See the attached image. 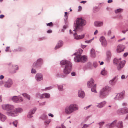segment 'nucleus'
<instances>
[{
	"label": "nucleus",
	"instance_id": "obj_1",
	"mask_svg": "<svg viewBox=\"0 0 128 128\" xmlns=\"http://www.w3.org/2000/svg\"><path fill=\"white\" fill-rule=\"evenodd\" d=\"M86 24V20L81 18H77L74 24V26L75 29L73 30L75 33H74L73 35L74 36V39L79 40L82 39L84 37V34L78 35L77 34L76 32L82 31V30L83 27L85 26Z\"/></svg>",
	"mask_w": 128,
	"mask_h": 128
},
{
	"label": "nucleus",
	"instance_id": "obj_2",
	"mask_svg": "<svg viewBox=\"0 0 128 128\" xmlns=\"http://www.w3.org/2000/svg\"><path fill=\"white\" fill-rule=\"evenodd\" d=\"M61 66L62 68H64L63 72L64 74H61L58 73L56 75L57 77L64 78H66L68 74L71 72L72 68V64L69 61L66 60H61L60 62Z\"/></svg>",
	"mask_w": 128,
	"mask_h": 128
},
{
	"label": "nucleus",
	"instance_id": "obj_3",
	"mask_svg": "<svg viewBox=\"0 0 128 128\" xmlns=\"http://www.w3.org/2000/svg\"><path fill=\"white\" fill-rule=\"evenodd\" d=\"M83 52V50L81 49H79L75 53L74 55H76L74 57V61L77 62H85L87 60V57L85 56H82L81 54Z\"/></svg>",
	"mask_w": 128,
	"mask_h": 128
},
{
	"label": "nucleus",
	"instance_id": "obj_4",
	"mask_svg": "<svg viewBox=\"0 0 128 128\" xmlns=\"http://www.w3.org/2000/svg\"><path fill=\"white\" fill-rule=\"evenodd\" d=\"M111 88L108 86H106L101 89L99 92V97L103 99L108 96L109 93L111 91Z\"/></svg>",
	"mask_w": 128,
	"mask_h": 128
},
{
	"label": "nucleus",
	"instance_id": "obj_5",
	"mask_svg": "<svg viewBox=\"0 0 128 128\" xmlns=\"http://www.w3.org/2000/svg\"><path fill=\"white\" fill-rule=\"evenodd\" d=\"M106 126L108 128H112L115 127L117 128H123V122L122 120H115L111 123L107 124Z\"/></svg>",
	"mask_w": 128,
	"mask_h": 128
},
{
	"label": "nucleus",
	"instance_id": "obj_6",
	"mask_svg": "<svg viewBox=\"0 0 128 128\" xmlns=\"http://www.w3.org/2000/svg\"><path fill=\"white\" fill-rule=\"evenodd\" d=\"M114 63L115 64L118 65L117 69L118 70H120L124 66L126 61L124 60L122 61H120V60L117 58H115L114 60Z\"/></svg>",
	"mask_w": 128,
	"mask_h": 128
},
{
	"label": "nucleus",
	"instance_id": "obj_7",
	"mask_svg": "<svg viewBox=\"0 0 128 128\" xmlns=\"http://www.w3.org/2000/svg\"><path fill=\"white\" fill-rule=\"evenodd\" d=\"M94 80L92 78H91L90 80L87 82V85L88 88H91L92 92L96 93L97 92L96 90V84H94Z\"/></svg>",
	"mask_w": 128,
	"mask_h": 128
},
{
	"label": "nucleus",
	"instance_id": "obj_8",
	"mask_svg": "<svg viewBox=\"0 0 128 128\" xmlns=\"http://www.w3.org/2000/svg\"><path fill=\"white\" fill-rule=\"evenodd\" d=\"M43 64V59L42 58H39L34 62L33 66L36 68H40L41 67Z\"/></svg>",
	"mask_w": 128,
	"mask_h": 128
},
{
	"label": "nucleus",
	"instance_id": "obj_9",
	"mask_svg": "<svg viewBox=\"0 0 128 128\" xmlns=\"http://www.w3.org/2000/svg\"><path fill=\"white\" fill-rule=\"evenodd\" d=\"M117 113L120 114H124L128 113V108L124 107L118 109L117 110Z\"/></svg>",
	"mask_w": 128,
	"mask_h": 128
},
{
	"label": "nucleus",
	"instance_id": "obj_10",
	"mask_svg": "<svg viewBox=\"0 0 128 128\" xmlns=\"http://www.w3.org/2000/svg\"><path fill=\"white\" fill-rule=\"evenodd\" d=\"M2 107L3 109L8 111L11 110L14 108V106L13 105L9 104L2 105Z\"/></svg>",
	"mask_w": 128,
	"mask_h": 128
},
{
	"label": "nucleus",
	"instance_id": "obj_11",
	"mask_svg": "<svg viewBox=\"0 0 128 128\" xmlns=\"http://www.w3.org/2000/svg\"><path fill=\"white\" fill-rule=\"evenodd\" d=\"M124 97V94L123 92L118 94L114 98L115 100H121L123 99Z\"/></svg>",
	"mask_w": 128,
	"mask_h": 128
},
{
	"label": "nucleus",
	"instance_id": "obj_12",
	"mask_svg": "<svg viewBox=\"0 0 128 128\" xmlns=\"http://www.w3.org/2000/svg\"><path fill=\"white\" fill-rule=\"evenodd\" d=\"M12 100L14 102L18 103L22 102L23 99L20 96H14L12 98Z\"/></svg>",
	"mask_w": 128,
	"mask_h": 128
},
{
	"label": "nucleus",
	"instance_id": "obj_13",
	"mask_svg": "<svg viewBox=\"0 0 128 128\" xmlns=\"http://www.w3.org/2000/svg\"><path fill=\"white\" fill-rule=\"evenodd\" d=\"M12 81L10 78H9L8 80L4 83V86L5 87L7 88H10L12 84Z\"/></svg>",
	"mask_w": 128,
	"mask_h": 128
},
{
	"label": "nucleus",
	"instance_id": "obj_14",
	"mask_svg": "<svg viewBox=\"0 0 128 128\" xmlns=\"http://www.w3.org/2000/svg\"><path fill=\"white\" fill-rule=\"evenodd\" d=\"M6 113L8 115L10 116H17V114L15 112V110L14 109L8 111Z\"/></svg>",
	"mask_w": 128,
	"mask_h": 128
},
{
	"label": "nucleus",
	"instance_id": "obj_15",
	"mask_svg": "<svg viewBox=\"0 0 128 128\" xmlns=\"http://www.w3.org/2000/svg\"><path fill=\"white\" fill-rule=\"evenodd\" d=\"M100 40L103 46L105 47L107 46V42L104 36H102L100 37Z\"/></svg>",
	"mask_w": 128,
	"mask_h": 128
},
{
	"label": "nucleus",
	"instance_id": "obj_16",
	"mask_svg": "<svg viewBox=\"0 0 128 128\" xmlns=\"http://www.w3.org/2000/svg\"><path fill=\"white\" fill-rule=\"evenodd\" d=\"M35 78L37 82H40L43 80V75L40 73H38L35 76Z\"/></svg>",
	"mask_w": 128,
	"mask_h": 128
},
{
	"label": "nucleus",
	"instance_id": "obj_17",
	"mask_svg": "<svg viewBox=\"0 0 128 128\" xmlns=\"http://www.w3.org/2000/svg\"><path fill=\"white\" fill-rule=\"evenodd\" d=\"M36 107H35L33 108L30 110L27 115L28 117L29 118H32L33 116L32 114H34L36 110Z\"/></svg>",
	"mask_w": 128,
	"mask_h": 128
},
{
	"label": "nucleus",
	"instance_id": "obj_18",
	"mask_svg": "<svg viewBox=\"0 0 128 128\" xmlns=\"http://www.w3.org/2000/svg\"><path fill=\"white\" fill-rule=\"evenodd\" d=\"M118 76H115L112 79L110 80L109 81V84L111 85H114L116 84V82L118 79Z\"/></svg>",
	"mask_w": 128,
	"mask_h": 128
},
{
	"label": "nucleus",
	"instance_id": "obj_19",
	"mask_svg": "<svg viewBox=\"0 0 128 128\" xmlns=\"http://www.w3.org/2000/svg\"><path fill=\"white\" fill-rule=\"evenodd\" d=\"M64 111L65 113L67 114H70L73 112L70 105L66 107Z\"/></svg>",
	"mask_w": 128,
	"mask_h": 128
},
{
	"label": "nucleus",
	"instance_id": "obj_20",
	"mask_svg": "<svg viewBox=\"0 0 128 128\" xmlns=\"http://www.w3.org/2000/svg\"><path fill=\"white\" fill-rule=\"evenodd\" d=\"M70 106L73 112L78 110V106L76 104H70Z\"/></svg>",
	"mask_w": 128,
	"mask_h": 128
},
{
	"label": "nucleus",
	"instance_id": "obj_21",
	"mask_svg": "<svg viewBox=\"0 0 128 128\" xmlns=\"http://www.w3.org/2000/svg\"><path fill=\"white\" fill-rule=\"evenodd\" d=\"M125 46L123 45L119 44L117 46L116 51L117 52H120L124 51Z\"/></svg>",
	"mask_w": 128,
	"mask_h": 128
},
{
	"label": "nucleus",
	"instance_id": "obj_22",
	"mask_svg": "<svg viewBox=\"0 0 128 128\" xmlns=\"http://www.w3.org/2000/svg\"><path fill=\"white\" fill-rule=\"evenodd\" d=\"M18 70V66L14 65L12 66V68L10 71V73L12 74H14L16 72V70Z\"/></svg>",
	"mask_w": 128,
	"mask_h": 128
},
{
	"label": "nucleus",
	"instance_id": "obj_23",
	"mask_svg": "<svg viewBox=\"0 0 128 128\" xmlns=\"http://www.w3.org/2000/svg\"><path fill=\"white\" fill-rule=\"evenodd\" d=\"M85 96L84 93L83 91H82L81 90H78V97L81 98H84Z\"/></svg>",
	"mask_w": 128,
	"mask_h": 128
},
{
	"label": "nucleus",
	"instance_id": "obj_24",
	"mask_svg": "<svg viewBox=\"0 0 128 128\" xmlns=\"http://www.w3.org/2000/svg\"><path fill=\"white\" fill-rule=\"evenodd\" d=\"M63 42L61 40L59 41L54 48L55 50L58 49L62 47L63 45Z\"/></svg>",
	"mask_w": 128,
	"mask_h": 128
},
{
	"label": "nucleus",
	"instance_id": "obj_25",
	"mask_svg": "<svg viewBox=\"0 0 128 128\" xmlns=\"http://www.w3.org/2000/svg\"><path fill=\"white\" fill-rule=\"evenodd\" d=\"M50 95L49 93H45L41 94L40 97L41 98H48L50 97Z\"/></svg>",
	"mask_w": 128,
	"mask_h": 128
},
{
	"label": "nucleus",
	"instance_id": "obj_26",
	"mask_svg": "<svg viewBox=\"0 0 128 128\" xmlns=\"http://www.w3.org/2000/svg\"><path fill=\"white\" fill-rule=\"evenodd\" d=\"M103 24L102 22L97 21L94 22V25L96 26L100 27L102 26Z\"/></svg>",
	"mask_w": 128,
	"mask_h": 128
},
{
	"label": "nucleus",
	"instance_id": "obj_27",
	"mask_svg": "<svg viewBox=\"0 0 128 128\" xmlns=\"http://www.w3.org/2000/svg\"><path fill=\"white\" fill-rule=\"evenodd\" d=\"M7 119L6 116L0 113V120L2 122H4Z\"/></svg>",
	"mask_w": 128,
	"mask_h": 128
},
{
	"label": "nucleus",
	"instance_id": "obj_28",
	"mask_svg": "<svg viewBox=\"0 0 128 128\" xmlns=\"http://www.w3.org/2000/svg\"><path fill=\"white\" fill-rule=\"evenodd\" d=\"M91 56L92 58H95L96 56L95 50L93 49H92L90 52Z\"/></svg>",
	"mask_w": 128,
	"mask_h": 128
},
{
	"label": "nucleus",
	"instance_id": "obj_29",
	"mask_svg": "<svg viewBox=\"0 0 128 128\" xmlns=\"http://www.w3.org/2000/svg\"><path fill=\"white\" fill-rule=\"evenodd\" d=\"M58 89L60 91H62L63 90V86L62 84H57Z\"/></svg>",
	"mask_w": 128,
	"mask_h": 128
},
{
	"label": "nucleus",
	"instance_id": "obj_30",
	"mask_svg": "<svg viewBox=\"0 0 128 128\" xmlns=\"http://www.w3.org/2000/svg\"><path fill=\"white\" fill-rule=\"evenodd\" d=\"M15 110L17 114V116L18 115V113H20L22 111V109L20 108H16Z\"/></svg>",
	"mask_w": 128,
	"mask_h": 128
},
{
	"label": "nucleus",
	"instance_id": "obj_31",
	"mask_svg": "<svg viewBox=\"0 0 128 128\" xmlns=\"http://www.w3.org/2000/svg\"><path fill=\"white\" fill-rule=\"evenodd\" d=\"M22 95L24 97L28 99L29 100H30V96L28 94L26 93H23L22 94Z\"/></svg>",
	"mask_w": 128,
	"mask_h": 128
},
{
	"label": "nucleus",
	"instance_id": "obj_32",
	"mask_svg": "<svg viewBox=\"0 0 128 128\" xmlns=\"http://www.w3.org/2000/svg\"><path fill=\"white\" fill-rule=\"evenodd\" d=\"M106 55L107 58L108 59H110L111 57V54L110 52L108 50L106 52Z\"/></svg>",
	"mask_w": 128,
	"mask_h": 128
},
{
	"label": "nucleus",
	"instance_id": "obj_33",
	"mask_svg": "<svg viewBox=\"0 0 128 128\" xmlns=\"http://www.w3.org/2000/svg\"><path fill=\"white\" fill-rule=\"evenodd\" d=\"M22 48L21 47H19L17 48L14 49L13 50L14 52H21L22 50Z\"/></svg>",
	"mask_w": 128,
	"mask_h": 128
},
{
	"label": "nucleus",
	"instance_id": "obj_34",
	"mask_svg": "<svg viewBox=\"0 0 128 128\" xmlns=\"http://www.w3.org/2000/svg\"><path fill=\"white\" fill-rule=\"evenodd\" d=\"M40 118L43 120H45L47 118V116L45 114H43L40 116Z\"/></svg>",
	"mask_w": 128,
	"mask_h": 128
},
{
	"label": "nucleus",
	"instance_id": "obj_35",
	"mask_svg": "<svg viewBox=\"0 0 128 128\" xmlns=\"http://www.w3.org/2000/svg\"><path fill=\"white\" fill-rule=\"evenodd\" d=\"M54 86H50L46 88L45 89H42V91L52 89L54 88Z\"/></svg>",
	"mask_w": 128,
	"mask_h": 128
},
{
	"label": "nucleus",
	"instance_id": "obj_36",
	"mask_svg": "<svg viewBox=\"0 0 128 128\" xmlns=\"http://www.w3.org/2000/svg\"><path fill=\"white\" fill-rule=\"evenodd\" d=\"M101 74L103 75H106L107 74V72L105 70V68H104L103 69L101 72Z\"/></svg>",
	"mask_w": 128,
	"mask_h": 128
},
{
	"label": "nucleus",
	"instance_id": "obj_37",
	"mask_svg": "<svg viewBox=\"0 0 128 128\" xmlns=\"http://www.w3.org/2000/svg\"><path fill=\"white\" fill-rule=\"evenodd\" d=\"M122 9L121 8L115 10V12L116 13L122 12Z\"/></svg>",
	"mask_w": 128,
	"mask_h": 128
},
{
	"label": "nucleus",
	"instance_id": "obj_38",
	"mask_svg": "<svg viewBox=\"0 0 128 128\" xmlns=\"http://www.w3.org/2000/svg\"><path fill=\"white\" fill-rule=\"evenodd\" d=\"M18 121L17 120H16L12 122V124L14 125V126L16 127L17 126V125L18 124Z\"/></svg>",
	"mask_w": 128,
	"mask_h": 128
},
{
	"label": "nucleus",
	"instance_id": "obj_39",
	"mask_svg": "<svg viewBox=\"0 0 128 128\" xmlns=\"http://www.w3.org/2000/svg\"><path fill=\"white\" fill-rule=\"evenodd\" d=\"M100 103L101 104L102 107H103L106 104V102L105 101H104L102 102H101Z\"/></svg>",
	"mask_w": 128,
	"mask_h": 128
},
{
	"label": "nucleus",
	"instance_id": "obj_40",
	"mask_svg": "<svg viewBox=\"0 0 128 128\" xmlns=\"http://www.w3.org/2000/svg\"><path fill=\"white\" fill-rule=\"evenodd\" d=\"M98 64L96 61H94L93 63V65L95 68H96L98 66Z\"/></svg>",
	"mask_w": 128,
	"mask_h": 128
},
{
	"label": "nucleus",
	"instance_id": "obj_41",
	"mask_svg": "<svg viewBox=\"0 0 128 128\" xmlns=\"http://www.w3.org/2000/svg\"><path fill=\"white\" fill-rule=\"evenodd\" d=\"M50 122V120H48L45 121L44 123L45 125H48V124Z\"/></svg>",
	"mask_w": 128,
	"mask_h": 128
},
{
	"label": "nucleus",
	"instance_id": "obj_42",
	"mask_svg": "<svg viewBox=\"0 0 128 128\" xmlns=\"http://www.w3.org/2000/svg\"><path fill=\"white\" fill-rule=\"evenodd\" d=\"M66 28L67 27L66 26L64 25L63 26L62 29L61 30V32H64V30L66 29Z\"/></svg>",
	"mask_w": 128,
	"mask_h": 128
},
{
	"label": "nucleus",
	"instance_id": "obj_43",
	"mask_svg": "<svg viewBox=\"0 0 128 128\" xmlns=\"http://www.w3.org/2000/svg\"><path fill=\"white\" fill-rule=\"evenodd\" d=\"M96 106L98 108H102L100 103L98 104Z\"/></svg>",
	"mask_w": 128,
	"mask_h": 128
},
{
	"label": "nucleus",
	"instance_id": "obj_44",
	"mask_svg": "<svg viewBox=\"0 0 128 128\" xmlns=\"http://www.w3.org/2000/svg\"><path fill=\"white\" fill-rule=\"evenodd\" d=\"M36 72V71L35 69L32 68L31 71V73L32 74H35Z\"/></svg>",
	"mask_w": 128,
	"mask_h": 128
},
{
	"label": "nucleus",
	"instance_id": "obj_45",
	"mask_svg": "<svg viewBox=\"0 0 128 128\" xmlns=\"http://www.w3.org/2000/svg\"><path fill=\"white\" fill-rule=\"evenodd\" d=\"M92 123L88 125L86 124H84V125L83 126L82 128H86L88 127L89 125H90Z\"/></svg>",
	"mask_w": 128,
	"mask_h": 128
},
{
	"label": "nucleus",
	"instance_id": "obj_46",
	"mask_svg": "<svg viewBox=\"0 0 128 128\" xmlns=\"http://www.w3.org/2000/svg\"><path fill=\"white\" fill-rule=\"evenodd\" d=\"M53 24L52 22H51L46 24V26H53Z\"/></svg>",
	"mask_w": 128,
	"mask_h": 128
},
{
	"label": "nucleus",
	"instance_id": "obj_47",
	"mask_svg": "<svg viewBox=\"0 0 128 128\" xmlns=\"http://www.w3.org/2000/svg\"><path fill=\"white\" fill-rule=\"evenodd\" d=\"M45 103H46V102H42V103L40 102V103H39V105L40 106H44V105H45Z\"/></svg>",
	"mask_w": 128,
	"mask_h": 128
},
{
	"label": "nucleus",
	"instance_id": "obj_48",
	"mask_svg": "<svg viewBox=\"0 0 128 128\" xmlns=\"http://www.w3.org/2000/svg\"><path fill=\"white\" fill-rule=\"evenodd\" d=\"M104 122H102L98 123V124L100 126H102L104 124Z\"/></svg>",
	"mask_w": 128,
	"mask_h": 128
},
{
	"label": "nucleus",
	"instance_id": "obj_49",
	"mask_svg": "<svg viewBox=\"0 0 128 128\" xmlns=\"http://www.w3.org/2000/svg\"><path fill=\"white\" fill-rule=\"evenodd\" d=\"M93 39L91 40H86L85 41V42L86 43H89L92 40H93Z\"/></svg>",
	"mask_w": 128,
	"mask_h": 128
},
{
	"label": "nucleus",
	"instance_id": "obj_50",
	"mask_svg": "<svg viewBox=\"0 0 128 128\" xmlns=\"http://www.w3.org/2000/svg\"><path fill=\"white\" fill-rule=\"evenodd\" d=\"M92 106V104H90V105H89L88 106H86V107H85L84 108V109L85 110H87L88 108H90V107L91 106Z\"/></svg>",
	"mask_w": 128,
	"mask_h": 128
},
{
	"label": "nucleus",
	"instance_id": "obj_51",
	"mask_svg": "<svg viewBox=\"0 0 128 128\" xmlns=\"http://www.w3.org/2000/svg\"><path fill=\"white\" fill-rule=\"evenodd\" d=\"M127 31H128V28H126V30L122 31V32L123 34H125L126 32Z\"/></svg>",
	"mask_w": 128,
	"mask_h": 128
},
{
	"label": "nucleus",
	"instance_id": "obj_52",
	"mask_svg": "<svg viewBox=\"0 0 128 128\" xmlns=\"http://www.w3.org/2000/svg\"><path fill=\"white\" fill-rule=\"evenodd\" d=\"M64 16L66 19H67L68 17V16L67 15L68 13L67 12H64Z\"/></svg>",
	"mask_w": 128,
	"mask_h": 128
},
{
	"label": "nucleus",
	"instance_id": "obj_53",
	"mask_svg": "<svg viewBox=\"0 0 128 128\" xmlns=\"http://www.w3.org/2000/svg\"><path fill=\"white\" fill-rule=\"evenodd\" d=\"M71 74L72 76H74L76 75V73L74 72H72L71 73Z\"/></svg>",
	"mask_w": 128,
	"mask_h": 128
},
{
	"label": "nucleus",
	"instance_id": "obj_54",
	"mask_svg": "<svg viewBox=\"0 0 128 128\" xmlns=\"http://www.w3.org/2000/svg\"><path fill=\"white\" fill-rule=\"evenodd\" d=\"M128 55V52H126L124 53V56L125 57H126V56Z\"/></svg>",
	"mask_w": 128,
	"mask_h": 128
},
{
	"label": "nucleus",
	"instance_id": "obj_55",
	"mask_svg": "<svg viewBox=\"0 0 128 128\" xmlns=\"http://www.w3.org/2000/svg\"><path fill=\"white\" fill-rule=\"evenodd\" d=\"M52 30H48L47 31V32L48 33H50L52 32Z\"/></svg>",
	"mask_w": 128,
	"mask_h": 128
},
{
	"label": "nucleus",
	"instance_id": "obj_56",
	"mask_svg": "<svg viewBox=\"0 0 128 128\" xmlns=\"http://www.w3.org/2000/svg\"><path fill=\"white\" fill-rule=\"evenodd\" d=\"M4 78V76L2 75H1L0 76V79L2 80Z\"/></svg>",
	"mask_w": 128,
	"mask_h": 128
},
{
	"label": "nucleus",
	"instance_id": "obj_57",
	"mask_svg": "<svg viewBox=\"0 0 128 128\" xmlns=\"http://www.w3.org/2000/svg\"><path fill=\"white\" fill-rule=\"evenodd\" d=\"M111 33V30H109L108 32V35H110Z\"/></svg>",
	"mask_w": 128,
	"mask_h": 128
},
{
	"label": "nucleus",
	"instance_id": "obj_58",
	"mask_svg": "<svg viewBox=\"0 0 128 128\" xmlns=\"http://www.w3.org/2000/svg\"><path fill=\"white\" fill-rule=\"evenodd\" d=\"M127 104L126 103L124 102L122 104V106H126Z\"/></svg>",
	"mask_w": 128,
	"mask_h": 128
},
{
	"label": "nucleus",
	"instance_id": "obj_59",
	"mask_svg": "<svg viewBox=\"0 0 128 128\" xmlns=\"http://www.w3.org/2000/svg\"><path fill=\"white\" fill-rule=\"evenodd\" d=\"M48 115L49 116H51L52 117H54V115L51 113H49L48 114Z\"/></svg>",
	"mask_w": 128,
	"mask_h": 128
},
{
	"label": "nucleus",
	"instance_id": "obj_60",
	"mask_svg": "<svg viewBox=\"0 0 128 128\" xmlns=\"http://www.w3.org/2000/svg\"><path fill=\"white\" fill-rule=\"evenodd\" d=\"M9 47H8V46L7 47H6V49H5V51H6V52H8V49H9Z\"/></svg>",
	"mask_w": 128,
	"mask_h": 128
},
{
	"label": "nucleus",
	"instance_id": "obj_61",
	"mask_svg": "<svg viewBox=\"0 0 128 128\" xmlns=\"http://www.w3.org/2000/svg\"><path fill=\"white\" fill-rule=\"evenodd\" d=\"M113 2L112 0H108V3H110Z\"/></svg>",
	"mask_w": 128,
	"mask_h": 128
},
{
	"label": "nucleus",
	"instance_id": "obj_62",
	"mask_svg": "<svg viewBox=\"0 0 128 128\" xmlns=\"http://www.w3.org/2000/svg\"><path fill=\"white\" fill-rule=\"evenodd\" d=\"M98 32V31L97 30H96L94 32V35H96L97 34Z\"/></svg>",
	"mask_w": 128,
	"mask_h": 128
},
{
	"label": "nucleus",
	"instance_id": "obj_63",
	"mask_svg": "<svg viewBox=\"0 0 128 128\" xmlns=\"http://www.w3.org/2000/svg\"><path fill=\"white\" fill-rule=\"evenodd\" d=\"M4 17V16L3 14H1L0 15V18H2Z\"/></svg>",
	"mask_w": 128,
	"mask_h": 128
},
{
	"label": "nucleus",
	"instance_id": "obj_64",
	"mask_svg": "<svg viewBox=\"0 0 128 128\" xmlns=\"http://www.w3.org/2000/svg\"><path fill=\"white\" fill-rule=\"evenodd\" d=\"M125 76L124 75H122L121 76V78L122 79H124L125 78Z\"/></svg>",
	"mask_w": 128,
	"mask_h": 128
}]
</instances>
